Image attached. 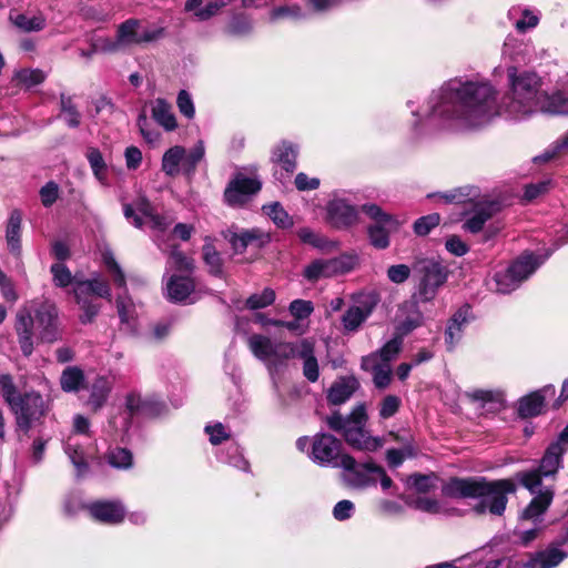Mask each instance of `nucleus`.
<instances>
[{"mask_svg": "<svg viewBox=\"0 0 568 568\" xmlns=\"http://www.w3.org/2000/svg\"><path fill=\"white\" fill-rule=\"evenodd\" d=\"M0 393L4 400L8 403L9 407L18 399L21 395L17 392L13 379L10 375H1L0 376Z\"/></svg>", "mask_w": 568, "mask_h": 568, "instance_id": "nucleus-56", "label": "nucleus"}, {"mask_svg": "<svg viewBox=\"0 0 568 568\" xmlns=\"http://www.w3.org/2000/svg\"><path fill=\"white\" fill-rule=\"evenodd\" d=\"M92 518L108 525H118L123 521L125 508L120 501L104 500L88 505Z\"/></svg>", "mask_w": 568, "mask_h": 568, "instance_id": "nucleus-23", "label": "nucleus"}, {"mask_svg": "<svg viewBox=\"0 0 568 568\" xmlns=\"http://www.w3.org/2000/svg\"><path fill=\"white\" fill-rule=\"evenodd\" d=\"M74 297L81 298V295L88 297L90 294H94L99 297L111 301V290L105 281L100 278H92L85 281H77L73 288Z\"/></svg>", "mask_w": 568, "mask_h": 568, "instance_id": "nucleus-33", "label": "nucleus"}, {"mask_svg": "<svg viewBox=\"0 0 568 568\" xmlns=\"http://www.w3.org/2000/svg\"><path fill=\"white\" fill-rule=\"evenodd\" d=\"M445 203H470L471 211L463 224V229L470 233H478L485 223L498 212L499 204L493 201H477L479 189L476 186H463L447 193L437 194Z\"/></svg>", "mask_w": 568, "mask_h": 568, "instance_id": "nucleus-3", "label": "nucleus"}, {"mask_svg": "<svg viewBox=\"0 0 568 568\" xmlns=\"http://www.w3.org/2000/svg\"><path fill=\"white\" fill-rule=\"evenodd\" d=\"M534 495L535 497L519 517L520 526H525L527 523H531V525H545L544 515L552 503L554 490L550 487H545L544 489L539 487Z\"/></svg>", "mask_w": 568, "mask_h": 568, "instance_id": "nucleus-18", "label": "nucleus"}, {"mask_svg": "<svg viewBox=\"0 0 568 568\" xmlns=\"http://www.w3.org/2000/svg\"><path fill=\"white\" fill-rule=\"evenodd\" d=\"M222 462L241 470H248V463L244 458L239 445L232 444L229 446L225 457L221 458Z\"/></svg>", "mask_w": 568, "mask_h": 568, "instance_id": "nucleus-54", "label": "nucleus"}, {"mask_svg": "<svg viewBox=\"0 0 568 568\" xmlns=\"http://www.w3.org/2000/svg\"><path fill=\"white\" fill-rule=\"evenodd\" d=\"M248 347L256 358L263 362H282L292 358V344L286 342L275 343L267 336L253 334L248 337Z\"/></svg>", "mask_w": 568, "mask_h": 568, "instance_id": "nucleus-13", "label": "nucleus"}, {"mask_svg": "<svg viewBox=\"0 0 568 568\" xmlns=\"http://www.w3.org/2000/svg\"><path fill=\"white\" fill-rule=\"evenodd\" d=\"M298 146L290 141H282L272 150V162L282 166L287 173H293L296 169V159Z\"/></svg>", "mask_w": 568, "mask_h": 568, "instance_id": "nucleus-30", "label": "nucleus"}, {"mask_svg": "<svg viewBox=\"0 0 568 568\" xmlns=\"http://www.w3.org/2000/svg\"><path fill=\"white\" fill-rule=\"evenodd\" d=\"M53 284L57 287H68L73 282V276L70 270L63 263H54L50 267Z\"/></svg>", "mask_w": 568, "mask_h": 568, "instance_id": "nucleus-53", "label": "nucleus"}, {"mask_svg": "<svg viewBox=\"0 0 568 568\" xmlns=\"http://www.w3.org/2000/svg\"><path fill=\"white\" fill-rule=\"evenodd\" d=\"M467 397L474 402H480L484 405L493 404L501 406L504 402V395L501 392L487 390V389H474L466 393Z\"/></svg>", "mask_w": 568, "mask_h": 568, "instance_id": "nucleus-48", "label": "nucleus"}, {"mask_svg": "<svg viewBox=\"0 0 568 568\" xmlns=\"http://www.w3.org/2000/svg\"><path fill=\"white\" fill-rule=\"evenodd\" d=\"M303 276L310 282H317L321 278L333 277L328 258H318L305 266Z\"/></svg>", "mask_w": 568, "mask_h": 568, "instance_id": "nucleus-43", "label": "nucleus"}, {"mask_svg": "<svg viewBox=\"0 0 568 568\" xmlns=\"http://www.w3.org/2000/svg\"><path fill=\"white\" fill-rule=\"evenodd\" d=\"M106 460L110 466L118 469H129L133 465L132 453L122 447L111 448L106 454Z\"/></svg>", "mask_w": 568, "mask_h": 568, "instance_id": "nucleus-46", "label": "nucleus"}, {"mask_svg": "<svg viewBox=\"0 0 568 568\" xmlns=\"http://www.w3.org/2000/svg\"><path fill=\"white\" fill-rule=\"evenodd\" d=\"M21 222L22 216L20 211L13 210L7 223L6 240L9 251L14 255L21 253Z\"/></svg>", "mask_w": 568, "mask_h": 568, "instance_id": "nucleus-34", "label": "nucleus"}, {"mask_svg": "<svg viewBox=\"0 0 568 568\" xmlns=\"http://www.w3.org/2000/svg\"><path fill=\"white\" fill-rule=\"evenodd\" d=\"M331 275L337 276L353 271L358 264V256L355 253H343L336 257L328 258Z\"/></svg>", "mask_w": 568, "mask_h": 568, "instance_id": "nucleus-42", "label": "nucleus"}, {"mask_svg": "<svg viewBox=\"0 0 568 568\" xmlns=\"http://www.w3.org/2000/svg\"><path fill=\"white\" fill-rule=\"evenodd\" d=\"M204 154L205 148L201 140L189 152L183 146L174 145L166 150L162 156V171L171 178L178 176L180 173L191 176Z\"/></svg>", "mask_w": 568, "mask_h": 568, "instance_id": "nucleus-7", "label": "nucleus"}, {"mask_svg": "<svg viewBox=\"0 0 568 568\" xmlns=\"http://www.w3.org/2000/svg\"><path fill=\"white\" fill-rule=\"evenodd\" d=\"M343 469L345 481L354 488H366L376 484V480L371 476L373 473L365 468V464L359 465L355 459L353 466Z\"/></svg>", "mask_w": 568, "mask_h": 568, "instance_id": "nucleus-35", "label": "nucleus"}, {"mask_svg": "<svg viewBox=\"0 0 568 568\" xmlns=\"http://www.w3.org/2000/svg\"><path fill=\"white\" fill-rule=\"evenodd\" d=\"M327 216L335 227H348L357 223L358 211L343 199H333L327 203Z\"/></svg>", "mask_w": 568, "mask_h": 568, "instance_id": "nucleus-22", "label": "nucleus"}, {"mask_svg": "<svg viewBox=\"0 0 568 568\" xmlns=\"http://www.w3.org/2000/svg\"><path fill=\"white\" fill-rule=\"evenodd\" d=\"M123 212L126 220L135 227H141L144 223H148L150 227L163 231L170 224L165 217L155 213L152 204L145 197H139L134 203V207L131 204H125Z\"/></svg>", "mask_w": 568, "mask_h": 568, "instance_id": "nucleus-14", "label": "nucleus"}, {"mask_svg": "<svg viewBox=\"0 0 568 568\" xmlns=\"http://www.w3.org/2000/svg\"><path fill=\"white\" fill-rule=\"evenodd\" d=\"M511 19L519 17L515 21V27L519 32H526L535 28L539 22V16L528 8L514 7L508 12Z\"/></svg>", "mask_w": 568, "mask_h": 568, "instance_id": "nucleus-40", "label": "nucleus"}, {"mask_svg": "<svg viewBox=\"0 0 568 568\" xmlns=\"http://www.w3.org/2000/svg\"><path fill=\"white\" fill-rule=\"evenodd\" d=\"M400 398L396 395L385 396L379 404V416L383 419L393 417L400 407Z\"/></svg>", "mask_w": 568, "mask_h": 568, "instance_id": "nucleus-57", "label": "nucleus"}, {"mask_svg": "<svg viewBox=\"0 0 568 568\" xmlns=\"http://www.w3.org/2000/svg\"><path fill=\"white\" fill-rule=\"evenodd\" d=\"M195 290L190 275H171L165 283L166 297L174 303H185Z\"/></svg>", "mask_w": 568, "mask_h": 568, "instance_id": "nucleus-26", "label": "nucleus"}, {"mask_svg": "<svg viewBox=\"0 0 568 568\" xmlns=\"http://www.w3.org/2000/svg\"><path fill=\"white\" fill-rule=\"evenodd\" d=\"M412 272L413 266L395 264L387 268V278L394 284H403L409 278Z\"/></svg>", "mask_w": 568, "mask_h": 568, "instance_id": "nucleus-60", "label": "nucleus"}, {"mask_svg": "<svg viewBox=\"0 0 568 568\" xmlns=\"http://www.w3.org/2000/svg\"><path fill=\"white\" fill-rule=\"evenodd\" d=\"M87 389L89 395L84 405L95 413L106 404L113 389V378L105 375H99L87 387Z\"/></svg>", "mask_w": 568, "mask_h": 568, "instance_id": "nucleus-24", "label": "nucleus"}, {"mask_svg": "<svg viewBox=\"0 0 568 568\" xmlns=\"http://www.w3.org/2000/svg\"><path fill=\"white\" fill-rule=\"evenodd\" d=\"M440 217L437 213L422 216L414 223V231L417 235H427L439 224Z\"/></svg>", "mask_w": 568, "mask_h": 568, "instance_id": "nucleus-58", "label": "nucleus"}, {"mask_svg": "<svg viewBox=\"0 0 568 568\" xmlns=\"http://www.w3.org/2000/svg\"><path fill=\"white\" fill-rule=\"evenodd\" d=\"M94 176L102 183H106V165L98 149H90L87 154Z\"/></svg>", "mask_w": 568, "mask_h": 568, "instance_id": "nucleus-49", "label": "nucleus"}, {"mask_svg": "<svg viewBox=\"0 0 568 568\" xmlns=\"http://www.w3.org/2000/svg\"><path fill=\"white\" fill-rule=\"evenodd\" d=\"M63 450L75 469L77 478L85 477L90 471L89 458L91 455L88 447L80 442L78 435H70L67 438Z\"/></svg>", "mask_w": 568, "mask_h": 568, "instance_id": "nucleus-19", "label": "nucleus"}, {"mask_svg": "<svg viewBox=\"0 0 568 568\" xmlns=\"http://www.w3.org/2000/svg\"><path fill=\"white\" fill-rule=\"evenodd\" d=\"M292 358L297 357L303 361V375L311 382H317L320 377V367L314 354V342L304 338L292 344Z\"/></svg>", "mask_w": 568, "mask_h": 568, "instance_id": "nucleus-20", "label": "nucleus"}, {"mask_svg": "<svg viewBox=\"0 0 568 568\" xmlns=\"http://www.w3.org/2000/svg\"><path fill=\"white\" fill-rule=\"evenodd\" d=\"M263 212L281 229H288L293 220L278 202L263 206Z\"/></svg>", "mask_w": 568, "mask_h": 568, "instance_id": "nucleus-45", "label": "nucleus"}, {"mask_svg": "<svg viewBox=\"0 0 568 568\" xmlns=\"http://www.w3.org/2000/svg\"><path fill=\"white\" fill-rule=\"evenodd\" d=\"M344 438L352 447L361 450L374 452L382 446L379 438L368 436L364 427L352 424L346 428Z\"/></svg>", "mask_w": 568, "mask_h": 568, "instance_id": "nucleus-31", "label": "nucleus"}, {"mask_svg": "<svg viewBox=\"0 0 568 568\" xmlns=\"http://www.w3.org/2000/svg\"><path fill=\"white\" fill-rule=\"evenodd\" d=\"M252 28V21L247 16L234 14L226 26V32L232 36H245Z\"/></svg>", "mask_w": 568, "mask_h": 568, "instance_id": "nucleus-50", "label": "nucleus"}, {"mask_svg": "<svg viewBox=\"0 0 568 568\" xmlns=\"http://www.w3.org/2000/svg\"><path fill=\"white\" fill-rule=\"evenodd\" d=\"M413 277L416 281V300L426 303L433 301L446 283L448 271L438 260L423 257L413 263Z\"/></svg>", "mask_w": 568, "mask_h": 568, "instance_id": "nucleus-5", "label": "nucleus"}, {"mask_svg": "<svg viewBox=\"0 0 568 568\" xmlns=\"http://www.w3.org/2000/svg\"><path fill=\"white\" fill-rule=\"evenodd\" d=\"M10 409L16 416L18 427L28 432L44 415L45 405L39 393L30 392L21 394Z\"/></svg>", "mask_w": 568, "mask_h": 568, "instance_id": "nucleus-11", "label": "nucleus"}, {"mask_svg": "<svg viewBox=\"0 0 568 568\" xmlns=\"http://www.w3.org/2000/svg\"><path fill=\"white\" fill-rule=\"evenodd\" d=\"M361 211L374 222L367 230L369 243L378 250L387 248L390 232L398 227L397 220L374 203L363 204Z\"/></svg>", "mask_w": 568, "mask_h": 568, "instance_id": "nucleus-10", "label": "nucleus"}, {"mask_svg": "<svg viewBox=\"0 0 568 568\" xmlns=\"http://www.w3.org/2000/svg\"><path fill=\"white\" fill-rule=\"evenodd\" d=\"M379 298L375 293H362L354 298V303L345 311L341 322L347 333L357 332L362 324L372 315Z\"/></svg>", "mask_w": 568, "mask_h": 568, "instance_id": "nucleus-12", "label": "nucleus"}, {"mask_svg": "<svg viewBox=\"0 0 568 568\" xmlns=\"http://www.w3.org/2000/svg\"><path fill=\"white\" fill-rule=\"evenodd\" d=\"M560 539L556 542L551 544L545 550L536 552L531 558H529L523 566V568H555L557 567L566 557L567 552L561 550L559 547Z\"/></svg>", "mask_w": 568, "mask_h": 568, "instance_id": "nucleus-25", "label": "nucleus"}, {"mask_svg": "<svg viewBox=\"0 0 568 568\" xmlns=\"http://www.w3.org/2000/svg\"><path fill=\"white\" fill-rule=\"evenodd\" d=\"M229 242L235 252L242 253L248 244L253 242H257L258 245H263L268 242L270 237L267 234L261 232L260 230H242L241 232H229L226 235Z\"/></svg>", "mask_w": 568, "mask_h": 568, "instance_id": "nucleus-32", "label": "nucleus"}, {"mask_svg": "<svg viewBox=\"0 0 568 568\" xmlns=\"http://www.w3.org/2000/svg\"><path fill=\"white\" fill-rule=\"evenodd\" d=\"M45 77V73L39 69H24L17 74L18 80L27 87H33L42 83Z\"/></svg>", "mask_w": 568, "mask_h": 568, "instance_id": "nucleus-62", "label": "nucleus"}, {"mask_svg": "<svg viewBox=\"0 0 568 568\" xmlns=\"http://www.w3.org/2000/svg\"><path fill=\"white\" fill-rule=\"evenodd\" d=\"M84 372L79 366L65 367L60 376V386L65 393H78L84 387Z\"/></svg>", "mask_w": 568, "mask_h": 568, "instance_id": "nucleus-38", "label": "nucleus"}, {"mask_svg": "<svg viewBox=\"0 0 568 568\" xmlns=\"http://www.w3.org/2000/svg\"><path fill=\"white\" fill-rule=\"evenodd\" d=\"M311 459L321 466L349 468L354 457L342 452V442L329 434H317L312 444Z\"/></svg>", "mask_w": 568, "mask_h": 568, "instance_id": "nucleus-8", "label": "nucleus"}, {"mask_svg": "<svg viewBox=\"0 0 568 568\" xmlns=\"http://www.w3.org/2000/svg\"><path fill=\"white\" fill-rule=\"evenodd\" d=\"M565 452L566 447L561 446L560 443L550 444L540 460L539 467L517 473L516 479L530 494H536L538 488L541 487L542 478L555 477L561 468Z\"/></svg>", "mask_w": 568, "mask_h": 568, "instance_id": "nucleus-6", "label": "nucleus"}, {"mask_svg": "<svg viewBox=\"0 0 568 568\" xmlns=\"http://www.w3.org/2000/svg\"><path fill=\"white\" fill-rule=\"evenodd\" d=\"M176 104L179 111L186 119L191 120L195 115V108L190 93L185 90H181L178 94Z\"/></svg>", "mask_w": 568, "mask_h": 568, "instance_id": "nucleus-63", "label": "nucleus"}, {"mask_svg": "<svg viewBox=\"0 0 568 568\" xmlns=\"http://www.w3.org/2000/svg\"><path fill=\"white\" fill-rule=\"evenodd\" d=\"M103 260L115 286L125 291V276L113 255L111 253H105L103 255ZM116 308L121 322L129 323L134 314V305L131 298L125 295V292L118 295Z\"/></svg>", "mask_w": 568, "mask_h": 568, "instance_id": "nucleus-16", "label": "nucleus"}, {"mask_svg": "<svg viewBox=\"0 0 568 568\" xmlns=\"http://www.w3.org/2000/svg\"><path fill=\"white\" fill-rule=\"evenodd\" d=\"M9 20L23 32H37L45 27V19L41 14L30 16L13 10L9 14Z\"/></svg>", "mask_w": 568, "mask_h": 568, "instance_id": "nucleus-37", "label": "nucleus"}, {"mask_svg": "<svg viewBox=\"0 0 568 568\" xmlns=\"http://www.w3.org/2000/svg\"><path fill=\"white\" fill-rule=\"evenodd\" d=\"M516 491L511 479L487 481L485 478H450L442 487L444 496L450 498H474L478 503L474 509L478 514L488 511L501 516L508 501L507 495Z\"/></svg>", "mask_w": 568, "mask_h": 568, "instance_id": "nucleus-2", "label": "nucleus"}, {"mask_svg": "<svg viewBox=\"0 0 568 568\" xmlns=\"http://www.w3.org/2000/svg\"><path fill=\"white\" fill-rule=\"evenodd\" d=\"M261 187L262 183L258 179L236 173L224 191V200L231 206H240L256 194Z\"/></svg>", "mask_w": 568, "mask_h": 568, "instance_id": "nucleus-15", "label": "nucleus"}, {"mask_svg": "<svg viewBox=\"0 0 568 568\" xmlns=\"http://www.w3.org/2000/svg\"><path fill=\"white\" fill-rule=\"evenodd\" d=\"M547 260V256L534 252H524L505 270L494 275L495 290L501 294H509L528 280Z\"/></svg>", "mask_w": 568, "mask_h": 568, "instance_id": "nucleus-4", "label": "nucleus"}, {"mask_svg": "<svg viewBox=\"0 0 568 568\" xmlns=\"http://www.w3.org/2000/svg\"><path fill=\"white\" fill-rule=\"evenodd\" d=\"M205 433L209 435L210 443L212 445H219L222 442L227 440L231 435L229 429L222 423L207 425L205 427Z\"/></svg>", "mask_w": 568, "mask_h": 568, "instance_id": "nucleus-64", "label": "nucleus"}, {"mask_svg": "<svg viewBox=\"0 0 568 568\" xmlns=\"http://www.w3.org/2000/svg\"><path fill=\"white\" fill-rule=\"evenodd\" d=\"M403 346L402 337L395 336L388 341L378 352L363 359V366H368L371 362L389 364L399 354Z\"/></svg>", "mask_w": 568, "mask_h": 568, "instance_id": "nucleus-39", "label": "nucleus"}, {"mask_svg": "<svg viewBox=\"0 0 568 568\" xmlns=\"http://www.w3.org/2000/svg\"><path fill=\"white\" fill-rule=\"evenodd\" d=\"M415 509L428 513V514H440L444 511L442 505L437 499L428 497H417L409 503Z\"/></svg>", "mask_w": 568, "mask_h": 568, "instance_id": "nucleus-61", "label": "nucleus"}, {"mask_svg": "<svg viewBox=\"0 0 568 568\" xmlns=\"http://www.w3.org/2000/svg\"><path fill=\"white\" fill-rule=\"evenodd\" d=\"M306 17V13L302 11L298 6H283L275 8L271 11L270 19L271 21H277L281 19L288 20H301Z\"/></svg>", "mask_w": 568, "mask_h": 568, "instance_id": "nucleus-52", "label": "nucleus"}, {"mask_svg": "<svg viewBox=\"0 0 568 568\" xmlns=\"http://www.w3.org/2000/svg\"><path fill=\"white\" fill-rule=\"evenodd\" d=\"M510 90L498 102L496 88L487 80L454 78L433 91L423 114L413 111L418 133L434 129H478L498 116L525 120L537 112L568 115V90L547 94L534 72L517 73L508 68Z\"/></svg>", "mask_w": 568, "mask_h": 568, "instance_id": "nucleus-1", "label": "nucleus"}, {"mask_svg": "<svg viewBox=\"0 0 568 568\" xmlns=\"http://www.w3.org/2000/svg\"><path fill=\"white\" fill-rule=\"evenodd\" d=\"M437 476L435 474H413L407 476L405 484L409 489L420 494H427L437 488Z\"/></svg>", "mask_w": 568, "mask_h": 568, "instance_id": "nucleus-41", "label": "nucleus"}, {"mask_svg": "<svg viewBox=\"0 0 568 568\" xmlns=\"http://www.w3.org/2000/svg\"><path fill=\"white\" fill-rule=\"evenodd\" d=\"M165 34L164 27L135 18L128 19L118 27L119 42L123 43L124 48L158 42Z\"/></svg>", "mask_w": 568, "mask_h": 568, "instance_id": "nucleus-9", "label": "nucleus"}, {"mask_svg": "<svg viewBox=\"0 0 568 568\" xmlns=\"http://www.w3.org/2000/svg\"><path fill=\"white\" fill-rule=\"evenodd\" d=\"M152 118L165 131H173L178 123L171 104L163 99H156L152 104Z\"/></svg>", "mask_w": 568, "mask_h": 568, "instance_id": "nucleus-36", "label": "nucleus"}, {"mask_svg": "<svg viewBox=\"0 0 568 568\" xmlns=\"http://www.w3.org/2000/svg\"><path fill=\"white\" fill-rule=\"evenodd\" d=\"M60 106L63 120L70 128H78L80 125L81 115L77 110L70 97L61 94Z\"/></svg>", "mask_w": 568, "mask_h": 568, "instance_id": "nucleus-47", "label": "nucleus"}, {"mask_svg": "<svg viewBox=\"0 0 568 568\" xmlns=\"http://www.w3.org/2000/svg\"><path fill=\"white\" fill-rule=\"evenodd\" d=\"M474 320L470 305L460 306L448 320L445 329V343L448 349H453L463 337L465 327Z\"/></svg>", "mask_w": 568, "mask_h": 568, "instance_id": "nucleus-21", "label": "nucleus"}, {"mask_svg": "<svg viewBox=\"0 0 568 568\" xmlns=\"http://www.w3.org/2000/svg\"><path fill=\"white\" fill-rule=\"evenodd\" d=\"M275 301V292L274 290L266 287L262 293L252 294L246 300V307L250 310H260L266 306H270Z\"/></svg>", "mask_w": 568, "mask_h": 568, "instance_id": "nucleus-51", "label": "nucleus"}, {"mask_svg": "<svg viewBox=\"0 0 568 568\" xmlns=\"http://www.w3.org/2000/svg\"><path fill=\"white\" fill-rule=\"evenodd\" d=\"M554 394L555 387L552 385H546L545 387L530 393L519 400L518 414L524 418L539 415L545 406L546 396H552Z\"/></svg>", "mask_w": 568, "mask_h": 568, "instance_id": "nucleus-27", "label": "nucleus"}, {"mask_svg": "<svg viewBox=\"0 0 568 568\" xmlns=\"http://www.w3.org/2000/svg\"><path fill=\"white\" fill-rule=\"evenodd\" d=\"M36 325V317L27 310H21L17 314L16 331L20 348L24 356H30L33 352V327Z\"/></svg>", "mask_w": 568, "mask_h": 568, "instance_id": "nucleus-28", "label": "nucleus"}, {"mask_svg": "<svg viewBox=\"0 0 568 568\" xmlns=\"http://www.w3.org/2000/svg\"><path fill=\"white\" fill-rule=\"evenodd\" d=\"M365 368H371L373 374V382L374 385L379 388L384 389L388 387L392 381V368L390 365L387 363H379V362H371L368 366H364Z\"/></svg>", "mask_w": 568, "mask_h": 568, "instance_id": "nucleus-44", "label": "nucleus"}, {"mask_svg": "<svg viewBox=\"0 0 568 568\" xmlns=\"http://www.w3.org/2000/svg\"><path fill=\"white\" fill-rule=\"evenodd\" d=\"M77 303L80 305L82 310V314L80 315V321L82 324H88L93 321V318L99 313V306L91 301H89L88 297L84 295H81V298L74 297Z\"/></svg>", "mask_w": 568, "mask_h": 568, "instance_id": "nucleus-59", "label": "nucleus"}, {"mask_svg": "<svg viewBox=\"0 0 568 568\" xmlns=\"http://www.w3.org/2000/svg\"><path fill=\"white\" fill-rule=\"evenodd\" d=\"M359 387L354 376H344L336 379L328 389L327 399L334 405H341L348 400Z\"/></svg>", "mask_w": 568, "mask_h": 568, "instance_id": "nucleus-29", "label": "nucleus"}, {"mask_svg": "<svg viewBox=\"0 0 568 568\" xmlns=\"http://www.w3.org/2000/svg\"><path fill=\"white\" fill-rule=\"evenodd\" d=\"M36 327L39 338L44 343H53L60 338L58 310L53 304L43 303L36 310Z\"/></svg>", "mask_w": 568, "mask_h": 568, "instance_id": "nucleus-17", "label": "nucleus"}, {"mask_svg": "<svg viewBox=\"0 0 568 568\" xmlns=\"http://www.w3.org/2000/svg\"><path fill=\"white\" fill-rule=\"evenodd\" d=\"M203 258L212 274H222V260L220 254L216 252L215 247L212 244L206 243L203 246Z\"/></svg>", "mask_w": 568, "mask_h": 568, "instance_id": "nucleus-55", "label": "nucleus"}]
</instances>
